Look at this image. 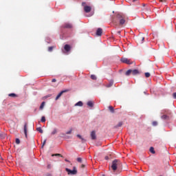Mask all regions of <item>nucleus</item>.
<instances>
[{
  "mask_svg": "<svg viewBox=\"0 0 176 176\" xmlns=\"http://www.w3.org/2000/svg\"><path fill=\"white\" fill-rule=\"evenodd\" d=\"M118 20L119 21L120 25H123V24L126 23V20L124 19V16L122 14H118L116 18H113L112 22L114 24H116V23H118Z\"/></svg>",
  "mask_w": 176,
  "mask_h": 176,
  "instance_id": "f257e3e1",
  "label": "nucleus"
},
{
  "mask_svg": "<svg viewBox=\"0 0 176 176\" xmlns=\"http://www.w3.org/2000/svg\"><path fill=\"white\" fill-rule=\"evenodd\" d=\"M120 161L118 160H115L112 162L111 168L113 170L116 171L118 170V168L120 167Z\"/></svg>",
  "mask_w": 176,
  "mask_h": 176,
  "instance_id": "f03ea898",
  "label": "nucleus"
},
{
  "mask_svg": "<svg viewBox=\"0 0 176 176\" xmlns=\"http://www.w3.org/2000/svg\"><path fill=\"white\" fill-rule=\"evenodd\" d=\"M65 170L67 171L68 175H76V174H78V170L75 166L73 168V170L66 168Z\"/></svg>",
  "mask_w": 176,
  "mask_h": 176,
  "instance_id": "7ed1b4c3",
  "label": "nucleus"
},
{
  "mask_svg": "<svg viewBox=\"0 0 176 176\" xmlns=\"http://www.w3.org/2000/svg\"><path fill=\"white\" fill-rule=\"evenodd\" d=\"M121 61H122V63H124V64H128L129 65L133 64V63H131L130 59L126 58H122Z\"/></svg>",
  "mask_w": 176,
  "mask_h": 176,
  "instance_id": "20e7f679",
  "label": "nucleus"
},
{
  "mask_svg": "<svg viewBox=\"0 0 176 176\" xmlns=\"http://www.w3.org/2000/svg\"><path fill=\"white\" fill-rule=\"evenodd\" d=\"M67 91H68V90H63L61 91L56 97L55 100L56 101H57V100H58V98H60V97H61V96H63V94H64V93H67Z\"/></svg>",
  "mask_w": 176,
  "mask_h": 176,
  "instance_id": "39448f33",
  "label": "nucleus"
},
{
  "mask_svg": "<svg viewBox=\"0 0 176 176\" xmlns=\"http://www.w3.org/2000/svg\"><path fill=\"white\" fill-rule=\"evenodd\" d=\"M96 35L98 36H101V35H102V29H101V28H98L96 31Z\"/></svg>",
  "mask_w": 176,
  "mask_h": 176,
  "instance_id": "423d86ee",
  "label": "nucleus"
},
{
  "mask_svg": "<svg viewBox=\"0 0 176 176\" xmlns=\"http://www.w3.org/2000/svg\"><path fill=\"white\" fill-rule=\"evenodd\" d=\"M84 10L86 13H89L91 10V7L86 6L84 7Z\"/></svg>",
  "mask_w": 176,
  "mask_h": 176,
  "instance_id": "0eeeda50",
  "label": "nucleus"
},
{
  "mask_svg": "<svg viewBox=\"0 0 176 176\" xmlns=\"http://www.w3.org/2000/svg\"><path fill=\"white\" fill-rule=\"evenodd\" d=\"M91 140H96L97 138V135H96V132L94 131L91 132Z\"/></svg>",
  "mask_w": 176,
  "mask_h": 176,
  "instance_id": "6e6552de",
  "label": "nucleus"
},
{
  "mask_svg": "<svg viewBox=\"0 0 176 176\" xmlns=\"http://www.w3.org/2000/svg\"><path fill=\"white\" fill-rule=\"evenodd\" d=\"M64 49L65 52H69L71 50V46L69 45H65Z\"/></svg>",
  "mask_w": 176,
  "mask_h": 176,
  "instance_id": "1a4fd4ad",
  "label": "nucleus"
},
{
  "mask_svg": "<svg viewBox=\"0 0 176 176\" xmlns=\"http://www.w3.org/2000/svg\"><path fill=\"white\" fill-rule=\"evenodd\" d=\"M78 138H79L80 140H81V142L83 143H85L86 142V139L83 138V137H82V135H77Z\"/></svg>",
  "mask_w": 176,
  "mask_h": 176,
  "instance_id": "9d476101",
  "label": "nucleus"
},
{
  "mask_svg": "<svg viewBox=\"0 0 176 176\" xmlns=\"http://www.w3.org/2000/svg\"><path fill=\"white\" fill-rule=\"evenodd\" d=\"M87 105H88V107H90V108H93V107H94V103H93L92 101H88Z\"/></svg>",
  "mask_w": 176,
  "mask_h": 176,
  "instance_id": "9b49d317",
  "label": "nucleus"
},
{
  "mask_svg": "<svg viewBox=\"0 0 176 176\" xmlns=\"http://www.w3.org/2000/svg\"><path fill=\"white\" fill-rule=\"evenodd\" d=\"M57 133H58V130L56 128H55L52 131L51 135H54L55 134H57Z\"/></svg>",
  "mask_w": 176,
  "mask_h": 176,
  "instance_id": "f8f14e48",
  "label": "nucleus"
},
{
  "mask_svg": "<svg viewBox=\"0 0 176 176\" xmlns=\"http://www.w3.org/2000/svg\"><path fill=\"white\" fill-rule=\"evenodd\" d=\"M75 107H83V102H82V101H79L75 104Z\"/></svg>",
  "mask_w": 176,
  "mask_h": 176,
  "instance_id": "ddd939ff",
  "label": "nucleus"
},
{
  "mask_svg": "<svg viewBox=\"0 0 176 176\" xmlns=\"http://www.w3.org/2000/svg\"><path fill=\"white\" fill-rule=\"evenodd\" d=\"M65 28H72V24L71 23H65L64 25Z\"/></svg>",
  "mask_w": 176,
  "mask_h": 176,
  "instance_id": "4468645a",
  "label": "nucleus"
},
{
  "mask_svg": "<svg viewBox=\"0 0 176 176\" xmlns=\"http://www.w3.org/2000/svg\"><path fill=\"white\" fill-rule=\"evenodd\" d=\"M132 74L133 75H138V74H140V72L137 69H133V70H132Z\"/></svg>",
  "mask_w": 176,
  "mask_h": 176,
  "instance_id": "2eb2a0df",
  "label": "nucleus"
},
{
  "mask_svg": "<svg viewBox=\"0 0 176 176\" xmlns=\"http://www.w3.org/2000/svg\"><path fill=\"white\" fill-rule=\"evenodd\" d=\"M24 134L25 135V138H27V124H25L24 125Z\"/></svg>",
  "mask_w": 176,
  "mask_h": 176,
  "instance_id": "dca6fc26",
  "label": "nucleus"
},
{
  "mask_svg": "<svg viewBox=\"0 0 176 176\" xmlns=\"http://www.w3.org/2000/svg\"><path fill=\"white\" fill-rule=\"evenodd\" d=\"M109 111H111V113H113L115 112V111L113 109V107H112V106H109Z\"/></svg>",
  "mask_w": 176,
  "mask_h": 176,
  "instance_id": "f3484780",
  "label": "nucleus"
},
{
  "mask_svg": "<svg viewBox=\"0 0 176 176\" xmlns=\"http://www.w3.org/2000/svg\"><path fill=\"white\" fill-rule=\"evenodd\" d=\"M36 130L38 131V133H41V134H43V130H42V128L38 127Z\"/></svg>",
  "mask_w": 176,
  "mask_h": 176,
  "instance_id": "a211bd4d",
  "label": "nucleus"
},
{
  "mask_svg": "<svg viewBox=\"0 0 176 176\" xmlns=\"http://www.w3.org/2000/svg\"><path fill=\"white\" fill-rule=\"evenodd\" d=\"M6 133H0V138H1L3 139V138H6Z\"/></svg>",
  "mask_w": 176,
  "mask_h": 176,
  "instance_id": "6ab92c4d",
  "label": "nucleus"
},
{
  "mask_svg": "<svg viewBox=\"0 0 176 176\" xmlns=\"http://www.w3.org/2000/svg\"><path fill=\"white\" fill-rule=\"evenodd\" d=\"M161 118H162V119H164V120H167L169 119L168 116H167L166 115H164Z\"/></svg>",
  "mask_w": 176,
  "mask_h": 176,
  "instance_id": "aec40b11",
  "label": "nucleus"
},
{
  "mask_svg": "<svg viewBox=\"0 0 176 176\" xmlns=\"http://www.w3.org/2000/svg\"><path fill=\"white\" fill-rule=\"evenodd\" d=\"M130 74H132V70H131V69H129V70L125 73V75H126V76H129V75H130Z\"/></svg>",
  "mask_w": 176,
  "mask_h": 176,
  "instance_id": "412c9836",
  "label": "nucleus"
},
{
  "mask_svg": "<svg viewBox=\"0 0 176 176\" xmlns=\"http://www.w3.org/2000/svg\"><path fill=\"white\" fill-rule=\"evenodd\" d=\"M45 107V102H43L40 106V109H43Z\"/></svg>",
  "mask_w": 176,
  "mask_h": 176,
  "instance_id": "4be33fe9",
  "label": "nucleus"
},
{
  "mask_svg": "<svg viewBox=\"0 0 176 176\" xmlns=\"http://www.w3.org/2000/svg\"><path fill=\"white\" fill-rule=\"evenodd\" d=\"M41 120L42 123H45V122H46V118H45V116H42Z\"/></svg>",
  "mask_w": 176,
  "mask_h": 176,
  "instance_id": "5701e85b",
  "label": "nucleus"
},
{
  "mask_svg": "<svg viewBox=\"0 0 176 176\" xmlns=\"http://www.w3.org/2000/svg\"><path fill=\"white\" fill-rule=\"evenodd\" d=\"M150 152L151 153H155V148H153V147H151L150 148Z\"/></svg>",
  "mask_w": 176,
  "mask_h": 176,
  "instance_id": "b1692460",
  "label": "nucleus"
},
{
  "mask_svg": "<svg viewBox=\"0 0 176 176\" xmlns=\"http://www.w3.org/2000/svg\"><path fill=\"white\" fill-rule=\"evenodd\" d=\"M91 79H92L93 80H96V79H97V77L95 75H91Z\"/></svg>",
  "mask_w": 176,
  "mask_h": 176,
  "instance_id": "393cba45",
  "label": "nucleus"
},
{
  "mask_svg": "<svg viewBox=\"0 0 176 176\" xmlns=\"http://www.w3.org/2000/svg\"><path fill=\"white\" fill-rule=\"evenodd\" d=\"M112 85H113V81H111V82H110L109 84H107V87H111V86H112Z\"/></svg>",
  "mask_w": 176,
  "mask_h": 176,
  "instance_id": "a878e982",
  "label": "nucleus"
},
{
  "mask_svg": "<svg viewBox=\"0 0 176 176\" xmlns=\"http://www.w3.org/2000/svg\"><path fill=\"white\" fill-rule=\"evenodd\" d=\"M149 76H151V74L149 72L145 73V77L146 78H149Z\"/></svg>",
  "mask_w": 176,
  "mask_h": 176,
  "instance_id": "bb28decb",
  "label": "nucleus"
},
{
  "mask_svg": "<svg viewBox=\"0 0 176 176\" xmlns=\"http://www.w3.org/2000/svg\"><path fill=\"white\" fill-rule=\"evenodd\" d=\"M122 124H123V122H120L118 124L117 127H121V126H122Z\"/></svg>",
  "mask_w": 176,
  "mask_h": 176,
  "instance_id": "cd10ccee",
  "label": "nucleus"
},
{
  "mask_svg": "<svg viewBox=\"0 0 176 176\" xmlns=\"http://www.w3.org/2000/svg\"><path fill=\"white\" fill-rule=\"evenodd\" d=\"M15 142H16V144H20V139L16 138V140H15Z\"/></svg>",
  "mask_w": 176,
  "mask_h": 176,
  "instance_id": "c85d7f7f",
  "label": "nucleus"
},
{
  "mask_svg": "<svg viewBox=\"0 0 176 176\" xmlns=\"http://www.w3.org/2000/svg\"><path fill=\"white\" fill-rule=\"evenodd\" d=\"M52 156H60V157H63V155H61V154H52Z\"/></svg>",
  "mask_w": 176,
  "mask_h": 176,
  "instance_id": "c756f323",
  "label": "nucleus"
},
{
  "mask_svg": "<svg viewBox=\"0 0 176 176\" xmlns=\"http://www.w3.org/2000/svg\"><path fill=\"white\" fill-rule=\"evenodd\" d=\"M77 162H78L79 163H82V158L78 157L77 158Z\"/></svg>",
  "mask_w": 176,
  "mask_h": 176,
  "instance_id": "7c9ffc66",
  "label": "nucleus"
},
{
  "mask_svg": "<svg viewBox=\"0 0 176 176\" xmlns=\"http://www.w3.org/2000/svg\"><path fill=\"white\" fill-rule=\"evenodd\" d=\"M52 51H53V47H49L48 52H52Z\"/></svg>",
  "mask_w": 176,
  "mask_h": 176,
  "instance_id": "2f4dec72",
  "label": "nucleus"
},
{
  "mask_svg": "<svg viewBox=\"0 0 176 176\" xmlns=\"http://www.w3.org/2000/svg\"><path fill=\"white\" fill-rule=\"evenodd\" d=\"M9 97H16V94H10Z\"/></svg>",
  "mask_w": 176,
  "mask_h": 176,
  "instance_id": "473e14b6",
  "label": "nucleus"
},
{
  "mask_svg": "<svg viewBox=\"0 0 176 176\" xmlns=\"http://www.w3.org/2000/svg\"><path fill=\"white\" fill-rule=\"evenodd\" d=\"M71 133H72V129H71L69 131H67L66 134H71Z\"/></svg>",
  "mask_w": 176,
  "mask_h": 176,
  "instance_id": "72a5a7b5",
  "label": "nucleus"
},
{
  "mask_svg": "<svg viewBox=\"0 0 176 176\" xmlns=\"http://www.w3.org/2000/svg\"><path fill=\"white\" fill-rule=\"evenodd\" d=\"M153 126H157V122L156 121L153 122Z\"/></svg>",
  "mask_w": 176,
  "mask_h": 176,
  "instance_id": "f704fd0d",
  "label": "nucleus"
},
{
  "mask_svg": "<svg viewBox=\"0 0 176 176\" xmlns=\"http://www.w3.org/2000/svg\"><path fill=\"white\" fill-rule=\"evenodd\" d=\"M173 97L175 100H176V92L173 94Z\"/></svg>",
  "mask_w": 176,
  "mask_h": 176,
  "instance_id": "c9c22d12",
  "label": "nucleus"
},
{
  "mask_svg": "<svg viewBox=\"0 0 176 176\" xmlns=\"http://www.w3.org/2000/svg\"><path fill=\"white\" fill-rule=\"evenodd\" d=\"M45 144H46V140H45L43 141V145H42V148H43V147L45 146Z\"/></svg>",
  "mask_w": 176,
  "mask_h": 176,
  "instance_id": "e433bc0d",
  "label": "nucleus"
},
{
  "mask_svg": "<svg viewBox=\"0 0 176 176\" xmlns=\"http://www.w3.org/2000/svg\"><path fill=\"white\" fill-rule=\"evenodd\" d=\"M52 82H56V79H55V78H53L52 80Z\"/></svg>",
  "mask_w": 176,
  "mask_h": 176,
  "instance_id": "4c0bfd02",
  "label": "nucleus"
},
{
  "mask_svg": "<svg viewBox=\"0 0 176 176\" xmlns=\"http://www.w3.org/2000/svg\"><path fill=\"white\" fill-rule=\"evenodd\" d=\"M93 16V14H90V15H89V16L87 15V17H90V16Z\"/></svg>",
  "mask_w": 176,
  "mask_h": 176,
  "instance_id": "58836bf2",
  "label": "nucleus"
},
{
  "mask_svg": "<svg viewBox=\"0 0 176 176\" xmlns=\"http://www.w3.org/2000/svg\"><path fill=\"white\" fill-rule=\"evenodd\" d=\"M49 97H50V95H48V96H45V98H47Z\"/></svg>",
  "mask_w": 176,
  "mask_h": 176,
  "instance_id": "ea45409f",
  "label": "nucleus"
},
{
  "mask_svg": "<svg viewBox=\"0 0 176 176\" xmlns=\"http://www.w3.org/2000/svg\"><path fill=\"white\" fill-rule=\"evenodd\" d=\"M160 2H164V0H160Z\"/></svg>",
  "mask_w": 176,
  "mask_h": 176,
  "instance_id": "a19ab883",
  "label": "nucleus"
},
{
  "mask_svg": "<svg viewBox=\"0 0 176 176\" xmlns=\"http://www.w3.org/2000/svg\"><path fill=\"white\" fill-rule=\"evenodd\" d=\"M105 159H106V160H108V157H106Z\"/></svg>",
  "mask_w": 176,
  "mask_h": 176,
  "instance_id": "79ce46f5",
  "label": "nucleus"
},
{
  "mask_svg": "<svg viewBox=\"0 0 176 176\" xmlns=\"http://www.w3.org/2000/svg\"><path fill=\"white\" fill-rule=\"evenodd\" d=\"M81 167H82V168H83V167H85V165H84V164H82V165L81 166Z\"/></svg>",
  "mask_w": 176,
  "mask_h": 176,
  "instance_id": "37998d69",
  "label": "nucleus"
},
{
  "mask_svg": "<svg viewBox=\"0 0 176 176\" xmlns=\"http://www.w3.org/2000/svg\"><path fill=\"white\" fill-rule=\"evenodd\" d=\"M47 167H48L49 168H50V165H48Z\"/></svg>",
  "mask_w": 176,
  "mask_h": 176,
  "instance_id": "c03bdc74",
  "label": "nucleus"
},
{
  "mask_svg": "<svg viewBox=\"0 0 176 176\" xmlns=\"http://www.w3.org/2000/svg\"><path fill=\"white\" fill-rule=\"evenodd\" d=\"M137 0H133V2H136Z\"/></svg>",
  "mask_w": 176,
  "mask_h": 176,
  "instance_id": "a18cd8bd",
  "label": "nucleus"
},
{
  "mask_svg": "<svg viewBox=\"0 0 176 176\" xmlns=\"http://www.w3.org/2000/svg\"><path fill=\"white\" fill-rule=\"evenodd\" d=\"M144 39H145V38L143 37V38H142V41H144Z\"/></svg>",
  "mask_w": 176,
  "mask_h": 176,
  "instance_id": "49530a36",
  "label": "nucleus"
}]
</instances>
